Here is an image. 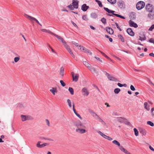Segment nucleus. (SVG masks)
I'll list each match as a JSON object with an SVG mask.
<instances>
[{
    "label": "nucleus",
    "mask_w": 154,
    "mask_h": 154,
    "mask_svg": "<svg viewBox=\"0 0 154 154\" xmlns=\"http://www.w3.org/2000/svg\"><path fill=\"white\" fill-rule=\"evenodd\" d=\"M78 2L79 1L77 0H73L72 3V5H68V7L70 10H73L74 8L77 9L78 8Z\"/></svg>",
    "instance_id": "1"
},
{
    "label": "nucleus",
    "mask_w": 154,
    "mask_h": 154,
    "mask_svg": "<svg viewBox=\"0 0 154 154\" xmlns=\"http://www.w3.org/2000/svg\"><path fill=\"white\" fill-rule=\"evenodd\" d=\"M145 4L143 1H140L136 4V8L138 10H140L143 8L145 6Z\"/></svg>",
    "instance_id": "2"
},
{
    "label": "nucleus",
    "mask_w": 154,
    "mask_h": 154,
    "mask_svg": "<svg viewBox=\"0 0 154 154\" xmlns=\"http://www.w3.org/2000/svg\"><path fill=\"white\" fill-rule=\"evenodd\" d=\"M24 16L26 18L28 19L31 22H33V21H35L38 23V21L35 18L26 14H24Z\"/></svg>",
    "instance_id": "3"
},
{
    "label": "nucleus",
    "mask_w": 154,
    "mask_h": 154,
    "mask_svg": "<svg viewBox=\"0 0 154 154\" xmlns=\"http://www.w3.org/2000/svg\"><path fill=\"white\" fill-rule=\"evenodd\" d=\"M75 125L78 128H85L86 127L81 122L78 121L75 123Z\"/></svg>",
    "instance_id": "4"
},
{
    "label": "nucleus",
    "mask_w": 154,
    "mask_h": 154,
    "mask_svg": "<svg viewBox=\"0 0 154 154\" xmlns=\"http://www.w3.org/2000/svg\"><path fill=\"white\" fill-rule=\"evenodd\" d=\"M79 47L80 48L79 49L82 50L84 52L86 53H88L90 55H92V53L89 50L87 49L85 47L82 46H81V45L79 46Z\"/></svg>",
    "instance_id": "5"
},
{
    "label": "nucleus",
    "mask_w": 154,
    "mask_h": 154,
    "mask_svg": "<svg viewBox=\"0 0 154 154\" xmlns=\"http://www.w3.org/2000/svg\"><path fill=\"white\" fill-rule=\"evenodd\" d=\"M106 75L108 79L110 81H112L115 82H116L117 81V79L115 78L114 77L111 76L108 73H106Z\"/></svg>",
    "instance_id": "6"
},
{
    "label": "nucleus",
    "mask_w": 154,
    "mask_h": 154,
    "mask_svg": "<svg viewBox=\"0 0 154 154\" xmlns=\"http://www.w3.org/2000/svg\"><path fill=\"white\" fill-rule=\"evenodd\" d=\"M82 95L85 97L87 96L89 94V92L87 88L85 87L83 88L82 90Z\"/></svg>",
    "instance_id": "7"
},
{
    "label": "nucleus",
    "mask_w": 154,
    "mask_h": 154,
    "mask_svg": "<svg viewBox=\"0 0 154 154\" xmlns=\"http://www.w3.org/2000/svg\"><path fill=\"white\" fill-rule=\"evenodd\" d=\"M72 81L76 82L78 80L79 75L78 74H75L73 72H72Z\"/></svg>",
    "instance_id": "8"
},
{
    "label": "nucleus",
    "mask_w": 154,
    "mask_h": 154,
    "mask_svg": "<svg viewBox=\"0 0 154 154\" xmlns=\"http://www.w3.org/2000/svg\"><path fill=\"white\" fill-rule=\"evenodd\" d=\"M55 36L56 37L57 39L60 40V41L63 43V45H64L65 44H66V42L64 40L63 38L60 36L56 34L53 33V35Z\"/></svg>",
    "instance_id": "9"
},
{
    "label": "nucleus",
    "mask_w": 154,
    "mask_h": 154,
    "mask_svg": "<svg viewBox=\"0 0 154 154\" xmlns=\"http://www.w3.org/2000/svg\"><path fill=\"white\" fill-rule=\"evenodd\" d=\"M146 10L150 12H152L153 10L152 5L150 4H147L146 6Z\"/></svg>",
    "instance_id": "10"
},
{
    "label": "nucleus",
    "mask_w": 154,
    "mask_h": 154,
    "mask_svg": "<svg viewBox=\"0 0 154 154\" xmlns=\"http://www.w3.org/2000/svg\"><path fill=\"white\" fill-rule=\"evenodd\" d=\"M76 131L80 134H82L85 133L86 131L85 129L82 128H78L76 129Z\"/></svg>",
    "instance_id": "11"
},
{
    "label": "nucleus",
    "mask_w": 154,
    "mask_h": 154,
    "mask_svg": "<svg viewBox=\"0 0 154 154\" xmlns=\"http://www.w3.org/2000/svg\"><path fill=\"white\" fill-rule=\"evenodd\" d=\"M21 118L22 121H24L30 119V117L29 116H26L25 115H21Z\"/></svg>",
    "instance_id": "12"
},
{
    "label": "nucleus",
    "mask_w": 154,
    "mask_h": 154,
    "mask_svg": "<svg viewBox=\"0 0 154 154\" xmlns=\"http://www.w3.org/2000/svg\"><path fill=\"white\" fill-rule=\"evenodd\" d=\"M127 32L129 35L131 36H133L134 35V32L130 28H129L127 29Z\"/></svg>",
    "instance_id": "13"
},
{
    "label": "nucleus",
    "mask_w": 154,
    "mask_h": 154,
    "mask_svg": "<svg viewBox=\"0 0 154 154\" xmlns=\"http://www.w3.org/2000/svg\"><path fill=\"white\" fill-rule=\"evenodd\" d=\"M140 133L142 136H146L147 134V131L145 129L141 128L139 130Z\"/></svg>",
    "instance_id": "14"
},
{
    "label": "nucleus",
    "mask_w": 154,
    "mask_h": 154,
    "mask_svg": "<svg viewBox=\"0 0 154 154\" xmlns=\"http://www.w3.org/2000/svg\"><path fill=\"white\" fill-rule=\"evenodd\" d=\"M72 108H73V111H74V112L75 113V114L76 115V116H77L79 118L81 119H82V118L80 116L79 114H78V113H77L76 112L75 109V104H74V103H72Z\"/></svg>",
    "instance_id": "15"
},
{
    "label": "nucleus",
    "mask_w": 154,
    "mask_h": 154,
    "mask_svg": "<svg viewBox=\"0 0 154 154\" xmlns=\"http://www.w3.org/2000/svg\"><path fill=\"white\" fill-rule=\"evenodd\" d=\"M120 149L122 152H124L126 154H131L129 151L127 150L126 149H125L123 147H121L120 148Z\"/></svg>",
    "instance_id": "16"
},
{
    "label": "nucleus",
    "mask_w": 154,
    "mask_h": 154,
    "mask_svg": "<svg viewBox=\"0 0 154 154\" xmlns=\"http://www.w3.org/2000/svg\"><path fill=\"white\" fill-rule=\"evenodd\" d=\"M88 8L89 6H87L85 4L82 5L81 7L82 10L84 11H86Z\"/></svg>",
    "instance_id": "17"
},
{
    "label": "nucleus",
    "mask_w": 154,
    "mask_h": 154,
    "mask_svg": "<svg viewBox=\"0 0 154 154\" xmlns=\"http://www.w3.org/2000/svg\"><path fill=\"white\" fill-rule=\"evenodd\" d=\"M129 24L131 26L134 27L135 28H137L138 26L136 23H134L131 20L129 21Z\"/></svg>",
    "instance_id": "18"
},
{
    "label": "nucleus",
    "mask_w": 154,
    "mask_h": 154,
    "mask_svg": "<svg viewBox=\"0 0 154 154\" xmlns=\"http://www.w3.org/2000/svg\"><path fill=\"white\" fill-rule=\"evenodd\" d=\"M106 30L107 32L110 34L112 35L113 33L114 32L113 29L110 27H107Z\"/></svg>",
    "instance_id": "19"
},
{
    "label": "nucleus",
    "mask_w": 154,
    "mask_h": 154,
    "mask_svg": "<svg viewBox=\"0 0 154 154\" xmlns=\"http://www.w3.org/2000/svg\"><path fill=\"white\" fill-rule=\"evenodd\" d=\"M140 35L139 40L141 41L144 40L146 39V37L143 33H142L141 34L140 33Z\"/></svg>",
    "instance_id": "20"
},
{
    "label": "nucleus",
    "mask_w": 154,
    "mask_h": 154,
    "mask_svg": "<svg viewBox=\"0 0 154 154\" xmlns=\"http://www.w3.org/2000/svg\"><path fill=\"white\" fill-rule=\"evenodd\" d=\"M112 143L114 144H115L118 147H119V149H120V147H123L122 146H121L120 143L116 140H113L112 141Z\"/></svg>",
    "instance_id": "21"
},
{
    "label": "nucleus",
    "mask_w": 154,
    "mask_h": 154,
    "mask_svg": "<svg viewBox=\"0 0 154 154\" xmlns=\"http://www.w3.org/2000/svg\"><path fill=\"white\" fill-rule=\"evenodd\" d=\"M144 108L147 111H149L150 110L149 105L147 102H145L144 103Z\"/></svg>",
    "instance_id": "22"
},
{
    "label": "nucleus",
    "mask_w": 154,
    "mask_h": 154,
    "mask_svg": "<svg viewBox=\"0 0 154 154\" xmlns=\"http://www.w3.org/2000/svg\"><path fill=\"white\" fill-rule=\"evenodd\" d=\"M68 105L70 108H71L72 106V103H74L72 102L69 99H68L67 100Z\"/></svg>",
    "instance_id": "23"
},
{
    "label": "nucleus",
    "mask_w": 154,
    "mask_h": 154,
    "mask_svg": "<svg viewBox=\"0 0 154 154\" xmlns=\"http://www.w3.org/2000/svg\"><path fill=\"white\" fill-rule=\"evenodd\" d=\"M104 10H105L107 12L109 13V14H112L115 12V11H111L108 8H106L105 7H104L103 8Z\"/></svg>",
    "instance_id": "24"
},
{
    "label": "nucleus",
    "mask_w": 154,
    "mask_h": 154,
    "mask_svg": "<svg viewBox=\"0 0 154 154\" xmlns=\"http://www.w3.org/2000/svg\"><path fill=\"white\" fill-rule=\"evenodd\" d=\"M40 142H39V148H42L45 147V146H48L49 144L48 143H45L42 144H40Z\"/></svg>",
    "instance_id": "25"
},
{
    "label": "nucleus",
    "mask_w": 154,
    "mask_h": 154,
    "mask_svg": "<svg viewBox=\"0 0 154 154\" xmlns=\"http://www.w3.org/2000/svg\"><path fill=\"white\" fill-rule=\"evenodd\" d=\"M64 46L69 54L72 52L70 48L66 44H65Z\"/></svg>",
    "instance_id": "26"
},
{
    "label": "nucleus",
    "mask_w": 154,
    "mask_h": 154,
    "mask_svg": "<svg viewBox=\"0 0 154 154\" xmlns=\"http://www.w3.org/2000/svg\"><path fill=\"white\" fill-rule=\"evenodd\" d=\"M50 91L52 92L54 95H55V93L57 92V90L56 88H53L52 89L50 90Z\"/></svg>",
    "instance_id": "27"
},
{
    "label": "nucleus",
    "mask_w": 154,
    "mask_h": 154,
    "mask_svg": "<svg viewBox=\"0 0 154 154\" xmlns=\"http://www.w3.org/2000/svg\"><path fill=\"white\" fill-rule=\"evenodd\" d=\"M64 69L63 67H61L60 69V74L62 76H63L64 75Z\"/></svg>",
    "instance_id": "28"
},
{
    "label": "nucleus",
    "mask_w": 154,
    "mask_h": 154,
    "mask_svg": "<svg viewBox=\"0 0 154 154\" xmlns=\"http://www.w3.org/2000/svg\"><path fill=\"white\" fill-rule=\"evenodd\" d=\"M119 39L123 42H125V39L123 36L120 34H119L118 35Z\"/></svg>",
    "instance_id": "29"
},
{
    "label": "nucleus",
    "mask_w": 154,
    "mask_h": 154,
    "mask_svg": "<svg viewBox=\"0 0 154 154\" xmlns=\"http://www.w3.org/2000/svg\"><path fill=\"white\" fill-rule=\"evenodd\" d=\"M40 29L42 32H47L48 33H50L52 35H53V34L54 33H53L51 31H50V30H47L46 29Z\"/></svg>",
    "instance_id": "30"
},
{
    "label": "nucleus",
    "mask_w": 154,
    "mask_h": 154,
    "mask_svg": "<svg viewBox=\"0 0 154 154\" xmlns=\"http://www.w3.org/2000/svg\"><path fill=\"white\" fill-rule=\"evenodd\" d=\"M91 17L95 19L97 17V14L95 13H92L91 14Z\"/></svg>",
    "instance_id": "31"
},
{
    "label": "nucleus",
    "mask_w": 154,
    "mask_h": 154,
    "mask_svg": "<svg viewBox=\"0 0 154 154\" xmlns=\"http://www.w3.org/2000/svg\"><path fill=\"white\" fill-rule=\"evenodd\" d=\"M83 63L88 68L90 67V66H91L89 63L86 61H83Z\"/></svg>",
    "instance_id": "32"
},
{
    "label": "nucleus",
    "mask_w": 154,
    "mask_h": 154,
    "mask_svg": "<svg viewBox=\"0 0 154 154\" xmlns=\"http://www.w3.org/2000/svg\"><path fill=\"white\" fill-rule=\"evenodd\" d=\"M148 17L151 19H153L154 18V14L152 12L148 14Z\"/></svg>",
    "instance_id": "33"
},
{
    "label": "nucleus",
    "mask_w": 154,
    "mask_h": 154,
    "mask_svg": "<svg viewBox=\"0 0 154 154\" xmlns=\"http://www.w3.org/2000/svg\"><path fill=\"white\" fill-rule=\"evenodd\" d=\"M88 69L91 71H93L94 72H96V69L95 68L92 66H90V67H89Z\"/></svg>",
    "instance_id": "34"
},
{
    "label": "nucleus",
    "mask_w": 154,
    "mask_h": 154,
    "mask_svg": "<svg viewBox=\"0 0 154 154\" xmlns=\"http://www.w3.org/2000/svg\"><path fill=\"white\" fill-rule=\"evenodd\" d=\"M97 133L103 137L105 138L106 137V135H105L102 132L100 131H98Z\"/></svg>",
    "instance_id": "35"
},
{
    "label": "nucleus",
    "mask_w": 154,
    "mask_h": 154,
    "mask_svg": "<svg viewBox=\"0 0 154 154\" xmlns=\"http://www.w3.org/2000/svg\"><path fill=\"white\" fill-rule=\"evenodd\" d=\"M99 122L101 123V124L103 125H106V123L105 122L100 118V119L98 120Z\"/></svg>",
    "instance_id": "36"
},
{
    "label": "nucleus",
    "mask_w": 154,
    "mask_h": 154,
    "mask_svg": "<svg viewBox=\"0 0 154 154\" xmlns=\"http://www.w3.org/2000/svg\"><path fill=\"white\" fill-rule=\"evenodd\" d=\"M20 58V57L19 56L17 55V57H15L14 58V61L15 63L19 61Z\"/></svg>",
    "instance_id": "37"
},
{
    "label": "nucleus",
    "mask_w": 154,
    "mask_h": 154,
    "mask_svg": "<svg viewBox=\"0 0 154 154\" xmlns=\"http://www.w3.org/2000/svg\"><path fill=\"white\" fill-rule=\"evenodd\" d=\"M121 91V90L119 88H116L114 90V92L116 94H118Z\"/></svg>",
    "instance_id": "38"
},
{
    "label": "nucleus",
    "mask_w": 154,
    "mask_h": 154,
    "mask_svg": "<svg viewBox=\"0 0 154 154\" xmlns=\"http://www.w3.org/2000/svg\"><path fill=\"white\" fill-rule=\"evenodd\" d=\"M68 90L71 95H73L74 94V90L72 88L69 87L68 89Z\"/></svg>",
    "instance_id": "39"
},
{
    "label": "nucleus",
    "mask_w": 154,
    "mask_h": 154,
    "mask_svg": "<svg viewBox=\"0 0 154 154\" xmlns=\"http://www.w3.org/2000/svg\"><path fill=\"white\" fill-rule=\"evenodd\" d=\"M88 111L92 115V116L93 117H94L95 114H96L94 111H93V110H91V109H89Z\"/></svg>",
    "instance_id": "40"
},
{
    "label": "nucleus",
    "mask_w": 154,
    "mask_h": 154,
    "mask_svg": "<svg viewBox=\"0 0 154 154\" xmlns=\"http://www.w3.org/2000/svg\"><path fill=\"white\" fill-rule=\"evenodd\" d=\"M95 1L98 3V5L99 6V7H103V5L102 4L101 2L100 1L98 0H96Z\"/></svg>",
    "instance_id": "41"
},
{
    "label": "nucleus",
    "mask_w": 154,
    "mask_h": 154,
    "mask_svg": "<svg viewBox=\"0 0 154 154\" xmlns=\"http://www.w3.org/2000/svg\"><path fill=\"white\" fill-rule=\"evenodd\" d=\"M134 134L136 136H137L138 135V131L137 129L136 128L134 129Z\"/></svg>",
    "instance_id": "42"
},
{
    "label": "nucleus",
    "mask_w": 154,
    "mask_h": 154,
    "mask_svg": "<svg viewBox=\"0 0 154 154\" xmlns=\"http://www.w3.org/2000/svg\"><path fill=\"white\" fill-rule=\"evenodd\" d=\"M107 1L110 3L112 4H114L116 2V0H107Z\"/></svg>",
    "instance_id": "43"
},
{
    "label": "nucleus",
    "mask_w": 154,
    "mask_h": 154,
    "mask_svg": "<svg viewBox=\"0 0 154 154\" xmlns=\"http://www.w3.org/2000/svg\"><path fill=\"white\" fill-rule=\"evenodd\" d=\"M147 123L148 125H150V126L153 127L154 126V124L153 122L150 121L147 122Z\"/></svg>",
    "instance_id": "44"
},
{
    "label": "nucleus",
    "mask_w": 154,
    "mask_h": 154,
    "mask_svg": "<svg viewBox=\"0 0 154 154\" xmlns=\"http://www.w3.org/2000/svg\"><path fill=\"white\" fill-rule=\"evenodd\" d=\"M101 21L104 24H105L106 23V20L105 18L103 17L101 19Z\"/></svg>",
    "instance_id": "45"
},
{
    "label": "nucleus",
    "mask_w": 154,
    "mask_h": 154,
    "mask_svg": "<svg viewBox=\"0 0 154 154\" xmlns=\"http://www.w3.org/2000/svg\"><path fill=\"white\" fill-rule=\"evenodd\" d=\"M99 51L105 57H106L108 59H110L109 58V57H108L105 54H104V53H103V52H102L100 51Z\"/></svg>",
    "instance_id": "46"
},
{
    "label": "nucleus",
    "mask_w": 154,
    "mask_h": 154,
    "mask_svg": "<svg viewBox=\"0 0 154 154\" xmlns=\"http://www.w3.org/2000/svg\"><path fill=\"white\" fill-rule=\"evenodd\" d=\"M40 138L41 139H44V140H50V141H53V140L51 139H48V138H45L44 137H40Z\"/></svg>",
    "instance_id": "47"
},
{
    "label": "nucleus",
    "mask_w": 154,
    "mask_h": 154,
    "mask_svg": "<svg viewBox=\"0 0 154 154\" xmlns=\"http://www.w3.org/2000/svg\"><path fill=\"white\" fill-rule=\"evenodd\" d=\"M108 16H113V15H115V16H116L118 17H119V16H120V15H119V14H114V13H113V14H108Z\"/></svg>",
    "instance_id": "48"
},
{
    "label": "nucleus",
    "mask_w": 154,
    "mask_h": 154,
    "mask_svg": "<svg viewBox=\"0 0 154 154\" xmlns=\"http://www.w3.org/2000/svg\"><path fill=\"white\" fill-rule=\"evenodd\" d=\"M82 18L83 20H88V19L87 17V15H84L82 16Z\"/></svg>",
    "instance_id": "49"
},
{
    "label": "nucleus",
    "mask_w": 154,
    "mask_h": 154,
    "mask_svg": "<svg viewBox=\"0 0 154 154\" xmlns=\"http://www.w3.org/2000/svg\"><path fill=\"white\" fill-rule=\"evenodd\" d=\"M118 5L121 8H122L123 7V5L122 2H119Z\"/></svg>",
    "instance_id": "50"
},
{
    "label": "nucleus",
    "mask_w": 154,
    "mask_h": 154,
    "mask_svg": "<svg viewBox=\"0 0 154 154\" xmlns=\"http://www.w3.org/2000/svg\"><path fill=\"white\" fill-rule=\"evenodd\" d=\"M60 82L61 84V85L63 87H64L66 85V84L63 81V80H60Z\"/></svg>",
    "instance_id": "51"
},
{
    "label": "nucleus",
    "mask_w": 154,
    "mask_h": 154,
    "mask_svg": "<svg viewBox=\"0 0 154 154\" xmlns=\"http://www.w3.org/2000/svg\"><path fill=\"white\" fill-rule=\"evenodd\" d=\"M72 44H74L75 45V46L76 47H78L79 46V44L78 43L76 42L73 41L72 42Z\"/></svg>",
    "instance_id": "52"
},
{
    "label": "nucleus",
    "mask_w": 154,
    "mask_h": 154,
    "mask_svg": "<svg viewBox=\"0 0 154 154\" xmlns=\"http://www.w3.org/2000/svg\"><path fill=\"white\" fill-rule=\"evenodd\" d=\"M105 139H107L108 140H110V141L112 140V138H111L109 136H108L107 135H106V137Z\"/></svg>",
    "instance_id": "53"
},
{
    "label": "nucleus",
    "mask_w": 154,
    "mask_h": 154,
    "mask_svg": "<svg viewBox=\"0 0 154 154\" xmlns=\"http://www.w3.org/2000/svg\"><path fill=\"white\" fill-rule=\"evenodd\" d=\"M151 113L152 116H154V108H152L151 109Z\"/></svg>",
    "instance_id": "54"
},
{
    "label": "nucleus",
    "mask_w": 154,
    "mask_h": 154,
    "mask_svg": "<svg viewBox=\"0 0 154 154\" xmlns=\"http://www.w3.org/2000/svg\"><path fill=\"white\" fill-rule=\"evenodd\" d=\"M95 116H96V117H95V118L96 119H97L98 120L99 119H100V117L97 114H95V115L94 116V117Z\"/></svg>",
    "instance_id": "55"
},
{
    "label": "nucleus",
    "mask_w": 154,
    "mask_h": 154,
    "mask_svg": "<svg viewBox=\"0 0 154 154\" xmlns=\"http://www.w3.org/2000/svg\"><path fill=\"white\" fill-rule=\"evenodd\" d=\"M130 88L131 89V90L133 91H134L135 90V88L133 85H131Z\"/></svg>",
    "instance_id": "56"
},
{
    "label": "nucleus",
    "mask_w": 154,
    "mask_h": 154,
    "mask_svg": "<svg viewBox=\"0 0 154 154\" xmlns=\"http://www.w3.org/2000/svg\"><path fill=\"white\" fill-rule=\"evenodd\" d=\"M45 122L46 123L47 125L48 126H50V123L49 122V121L47 119H46L45 120Z\"/></svg>",
    "instance_id": "57"
},
{
    "label": "nucleus",
    "mask_w": 154,
    "mask_h": 154,
    "mask_svg": "<svg viewBox=\"0 0 154 154\" xmlns=\"http://www.w3.org/2000/svg\"><path fill=\"white\" fill-rule=\"evenodd\" d=\"M149 41L150 42L153 43L154 44V39H153L152 38H150L149 40Z\"/></svg>",
    "instance_id": "58"
},
{
    "label": "nucleus",
    "mask_w": 154,
    "mask_h": 154,
    "mask_svg": "<svg viewBox=\"0 0 154 154\" xmlns=\"http://www.w3.org/2000/svg\"><path fill=\"white\" fill-rule=\"evenodd\" d=\"M116 27H117V28L119 29V30L120 31H122V29H121L120 28V27H119V25L118 24L116 23Z\"/></svg>",
    "instance_id": "59"
},
{
    "label": "nucleus",
    "mask_w": 154,
    "mask_h": 154,
    "mask_svg": "<svg viewBox=\"0 0 154 154\" xmlns=\"http://www.w3.org/2000/svg\"><path fill=\"white\" fill-rule=\"evenodd\" d=\"M153 28H154V24L151 26L149 30L150 31H152Z\"/></svg>",
    "instance_id": "60"
},
{
    "label": "nucleus",
    "mask_w": 154,
    "mask_h": 154,
    "mask_svg": "<svg viewBox=\"0 0 154 154\" xmlns=\"http://www.w3.org/2000/svg\"><path fill=\"white\" fill-rule=\"evenodd\" d=\"M72 24L77 29L78 28V27L76 25V24L75 23L73 22L72 21Z\"/></svg>",
    "instance_id": "61"
},
{
    "label": "nucleus",
    "mask_w": 154,
    "mask_h": 154,
    "mask_svg": "<svg viewBox=\"0 0 154 154\" xmlns=\"http://www.w3.org/2000/svg\"><path fill=\"white\" fill-rule=\"evenodd\" d=\"M95 58H96V59L97 60L99 61H100L101 63L102 62V60H101L99 57H95Z\"/></svg>",
    "instance_id": "62"
},
{
    "label": "nucleus",
    "mask_w": 154,
    "mask_h": 154,
    "mask_svg": "<svg viewBox=\"0 0 154 154\" xmlns=\"http://www.w3.org/2000/svg\"><path fill=\"white\" fill-rule=\"evenodd\" d=\"M123 120V119L122 118H119L118 119V121L120 122H122Z\"/></svg>",
    "instance_id": "63"
},
{
    "label": "nucleus",
    "mask_w": 154,
    "mask_h": 154,
    "mask_svg": "<svg viewBox=\"0 0 154 154\" xmlns=\"http://www.w3.org/2000/svg\"><path fill=\"white\" fill-rule=\"evenodd\" d=\"M149 148L150 149L153 151H154V149L153 148H152L151 146H149Z\"/></svg>",
    "instance_id": "64"
}]
</instances>
